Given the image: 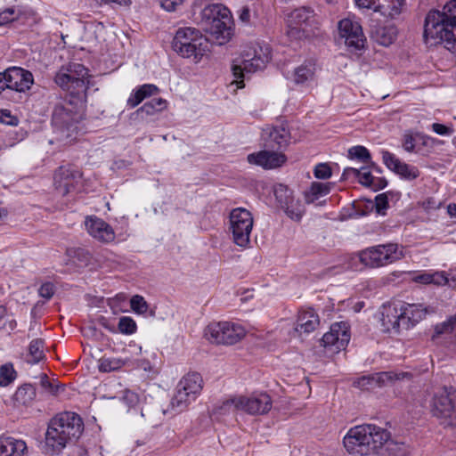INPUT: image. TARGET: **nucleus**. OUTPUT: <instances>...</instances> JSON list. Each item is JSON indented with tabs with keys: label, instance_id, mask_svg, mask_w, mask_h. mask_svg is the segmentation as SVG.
<instances>
[{
	"label": "nucleus",
	"instance_id": "nucleus-1",
	"mask_svg": "<svg viewBox=\"0 0 456 456\" xmlns=\"http://www.w3.org/2000/svg\"><path fill=\"white\" fill-rule=\"evenodd\" d=\"M390 433L373 424L351 428L344 437V446L351 454L380 456H409L408 447L403 443L390 441Z\"/></svg>",
	"mask_w": 456,
	"mask_h": 456
},
{
	"label": "nucleus",
	"instance_id": "nucleus-2",
	"mask_svg": "<svg viewBox=\"0 0 456 456\" xmlns=\"http://www.w3.org/2000/svg\"><path fill=\"white\" fill-rule=\"evenodd\" d=\"M424 37L433 44L444 43L450 51H456V0L447 2L442 11H430L425 20Z\"/></svg>",
	"mask_w": 456,
	"mask_h": 456
},
{
	"label": "nucleus",
	"instance_id": "nucleus-3",
	"mask_svg": "<svg viewBox=\"0 0 456 456\" xmlns=\"http://www.w3.org/2000/svg\"><path fill=\"white\" fill-rule=\"evenodd\" d=\"M84 430L80 416L75 412L64 411L57 414L48 423L45 432V451L59 453L66 445L79 438Z\"/></svg>",
	"mask_w": 456,
	"mask_h": 456
},
{
	"label": "nucleus",
	"instance_id": "nucleus-4",
	"mask_svg": "<svg viewBox=\"0 0 456 456\" xmlns=\"http://www.w3.org/2000/svg\"><path fill=\"white\" fill-rule=\"evenodd\" d=\"M83 113L70 102H57L52 111L51 124L61 140H74L80 129Z\"/></svg>",
	"mask_w": 456,
	"mask_h": 456
},
{
	"label": "nucleus",
	"instance_id": "nucleus-5",
	"mask_svg": "<svg viewBox=\"0 0 456 456\" xmlns=\"http://www.w3.org/2000/svg\"><path fill=\"white\" fill-rule=\"evenodd\" d=\"M172 47L182 57H193L195 62H199L208 51V41L200 30L184 27L176 30Z\"/></svg>",
	"mask_w": 456,
	"mask_h": 456
},
{
	"label": "nucleus",
	"instance_id": "nucleus-6",
	"mask_svg": "<svg viewBox=\"0 0 456 456\" xmlns=\"http://www.w3.org/2000/svg\"><path fill=\"white\" fill-rule=\"evenodd\" d=\"M270 61V53L268 47L259 45L254 46L233 61L232 65V75L235 77L233 83L237 88L244 87V80L248 75L265 68Z\"/></svg>",
	"mask_w": 456,
	"mask_h": 456
},
{
	"label": "nucleus",
	"instance_id": "nucleus-7",
	"mask_svg": "<svg viewBox=\"0 0 456 456\" xmlns=\"http://www.w3.org/2000/svg\"><path fill=\"white\" fill-rule=\"evenodd\" d=\"M205 30L216 39L228 40L232 34V16L223 4H214L206 6L201 12Z\"/></svg>",
	"mask_w": 456,
	"mask_h": 456
},
{
	"label": "nucleus",
	"instance_id": "nucleus-8",
	"mask_svg": "<svg viewBox=\"0 0 456 456\" xmlns=\"http://www.w3.org/2000/svg\"><path fill=\"white\" fill-rule=\"evenodd\" d=\"M403 253L395 243L367 248L359 253L362 264L371 268L381 267L399 260Z\"/></svg>",
	"mask_w": 456,
	"mask_h": 456
},
{
	"label": "nucleus",
	"instance_id": "nucleus-9",
	"mask_svg": "<svg viewBox=\"0 0 456 456\" xmlns=\"http://www.w3.org/2000/svg\"><path fill=\"white\" fill-rule=\"evenodd\" d=\"M246 335V330L239 323L218 322L208 324L205 330V337L211 343L234 345Z\"/></svg>",
	"mask_w": 456,
	"mask_h": 456
},
{
	"label": "nucleus",
	"instance_id": "nucleus-10",
	"mask_svg": "<svg viewBox=\"0 0 456 456\" xmlns=\"http://www.w3.org/2000/svg\"><path fill=\"white\" fill-rule=\"evenodd\" d=\"M252 227L253 216L248 210L243 208L232 210L230 214V231L236 245L246 247L249 243Z\"/></svg>",
	"mask_w": 456,
	"mask_h": 456
},
{
	"label": "nucleus",
	"instance_id": "nucleus-11",
	"mask_svg": "<svg viewBox=\"0 0 456 456\" xmlns=\"http://www.w3.org/2000/svg\"><path fill=\"white\" fill-rule=\"evenodd\" d=\"M338 33L350 51L362 50L366 37L362 26L354 18H344L338 24Z\"/></svg>",
	"mask_w": 456,
	"mask_h": 456
},
{
	"label": "nucleus",
	"instance_id": "nucleus-12",
	"mask_svg": "<svg viewBox=\"0 0 456 456\" xmlns=\"http://www.w3.org/2000/svg\"><path fill=\"white\" fill-rule=\"evenodd\" d=\"M236 409L251 415L265 414L273 407V401L267 393H254L249 396H240L231 400Z\"/></svg>",
	"mask_w": 456,
	"mask_h": 456
},
{
	"label": "nucleus",
	"instance_id": "nucleus-13",
	"mask_svg": "<svg viewBox=\"0 0 456 456\" xmlns=\"http://www.w3.org/2000/svg\"><path fill=\"white\" fill-rule=\"evenodd\" d=\"M433 412L438 418L456 420V387H444L435 395Z\"/></svg>",
	"mask_w": 456,
	"mask_h": 456
},
{
	"label": "nucleus",
	"instance_id": "nucleus-14",
	"mask_svg": "<svg viewBox=\"0 0 456 456\" xmlns=\"http://www.w3.org/2000/svg\"><path fill=\"white\" fill-rule=\"evenodd\" d=\"M350 340L349 326L346 322H336L330 326V331L322 338L324 347H330L334 352L346 348Z\"/></svg>",
	"mask_w": 456,
	"mask_h": 456
},
{
	"label": "nucleus",
	"instance_id": "nucleus-15",
	"mask_svg": "<svg viewBox=\"0 0 456 456\" xmlns=\"http://www.w3.org/2000/svg\"><path fill=\"white\" fill-rule=\"evenodd\" d=\"M81 173L74 167H61L54 174V185L62 196L76 189L81 180Z\"/></svg>",
	"mask_w": 456,
	"mask_h": 456
},
{
	"label": "nucleus",
	"instance_id": "nucleus-16",
	"mask_svg": "<svg viewBox=\"0 0 456 456\" xmlns=\"http://www.w3.org/2000/svg\"><path fill=\"white\" fill-rule=\"evenodd\" d=\"M313 17V11L307 7H299L287 15L288 31L289 37L301 38L305 35V27Z\"/></svg>",
	"mask_w": 456,
	"mask_h": 456
},
{
	"label": "nucleus",
	"instance_id": "nucleus-17",
	"mask_svg": "<svg viewBox=\"0 0 456 456\" xmlns=\"http://www.w3.org/2000/svg\"><path fill=\"white\" fill-rule=\"evenodd\" d=\"M402 314L403 329L409 330L422 321L428 314L433 310L422 304H410L405 302H398Z\"/></svg>",
	"mask_w": 456,
	"mask_h": 456
},
{
	"label": "nucleus",
	"instance_id": "nucleus-18",
	"mask_svg": "<svg viewBox=\"0 0 456 456\" xmlns=\"http://www.w3.org/2000/svg\"><path fill=\"white\" fill-rule=\"evenodd\" d=\"M399 303L384 304L380 310V325L384 332H399L403 329Z\"/></svg>",
	"mask_w": 456,
	"mask_h": 456
},
{
	"label": "nucleus",
	"instance_id": "nucleus-19",
	"mask_svg": "<svg viewBox=\"0 0 456 456\" xmlns=\"http://www.w3.org/2000/svg\"><path fill=\"white\" fill-rule=\"evenodd\" d=\"M8 89L24 93L30 89L34 84V77L30 71L20 67H12L6 69Z\"/></svg>",
	"mask_w": 456,
	"mask_h": 456
},
{
	"label": "nucleus",
	"instance_id": "nucleus-20",
	"mask_svg": "<svg viewBox=\"0 0 456 456\" xmlns=\"http://www.w3.org/2000/svg\"><path fill=\"white\" fill-rule=\"evenodd\" d=\"M401 374L394 371H384L371 375H364L355 379L353 385L361 389H373L387 385L389 382L399 379Z\"/></svg>",
	"mask_w": 456,
	"mask_h": 456
},
{
	"label": "nucleus",
	"instance_id": "nucleus-21",
	"mask_svg": "<svg viewBox=\"0 0 456 456\" xmlns=\"http://www.w3.org/2000/svg\"><path fill=\"white\" fill-rule=\"evenodd\" d=\"M247 159L250 164L262 167L265 169H272L283 165L286 162L287 158L281 152L273 151H261L248 154Z\"/></svg>",
	"mask_w": 456,
	"mask_h": 456
},
{
	"label": "nucleus",
	"instance_id": "nucleus-22",
	"mask_svg": "<svg viewBox=\"0 0 456 456\" xmlns=\"http://www.w3.org/2000/svg\"><path fill=\"white\" fill-rule=\"evenodd\" d=\"M382 159L387 168L407 180H413L419 175L418 168L414 166L402 162L395 154L384 151Z\"/></svg>",
	"mask_w": 456,
	"mask_h": 456
},
{
	"label": "nucleus",
	"instance_id": "nucleus-23",
	"mask_svg": "<svg viewBox=\"0 0 456 456\" xmlns=\"http://www.w3.org/2000/svg\"><path fill=\"white\" fill-rule=\"evenodd\" d=\"M86 227L89 234L99 241L110 242L115 239V232L112 227L99 217H87Z\"/></svg>",
	"mask_w": 456,
	"mask_h": 456
},
{
	"label": "nucleus",
	"instance_id": "nucleus-24",
	"mask_svg": "<svg viewBox=\"0 0 456 456\" xmlns=\"http://www.w3.org/2000/svg\"><path fill=\"white\" fill-rule=\"evenodd\" d=\"M77 78L90 79L89 70L83 64L71 62L55 75L54 81L58 86H66Z\"/></svg>",
	"mask_w": 456,
	"mask_h": 456
},
{
	"label": "nucleus",
	"instance_id": "nucleus-25",
	"mask_svg": "<svg viewBox=\"0 0 456 456\" xmlns=\"http://www.w3.org/2000/svg\"><path fill=\"white\" fill-rule=\"evenodd\" d=\"M265 146L267 148H282L286 146L290 139L289 131L283 126L266 127L262 134Z\"/></svg>",
	"mask_w": 456,
	"mask_h": 456
},
{
	"label": "nucleus",
	"instance_id": "nucleus-26",
	"mask_svg": "<svg viewBox=\"0 0 456 456\" xmlns=\"http://www.w3.org/2000/svg\"><path fill=\"white\" fill-rule=\"evenodd\" d=\"M317 67L314 61H306L294 69L293 81L303 86H312L316 82Z\"/></svg>",
	"mask_w": 456,
	"mask_h": 456
},
{
	"label": "nucleus",
	"instance_id": "nucleus-27",
	"mask_svg": "<svg viewBox=\"0 0 456 456\" xmlns=\"http://www.w3.org/2000/svg\"><path fill=\"white\" fill-rule=\"evenodd\" d=\"M165 411L153 403H143L140 407L137 421L149 427H157L161 424Z\"/></svg>",
	"mask_w": 456,
	"mask_h": 456
},
{
	"label": "nucleus",
	"instance_id": "nucleus-28",
	"mask_svg": "<svg viewBox=\"0 0 456 456\" xmlns=\"http://www.w3.org/2000/svg\"><path fill=\"white\" fill-rule=\"evenodd\" d=\"M27 444L23 440L11 436L0 437V456H24Z\"/></svg>",
	"mask_w": 456,
	"mask_h": 456
},
{
	"label": "nucleus",
	"instance_id": "nucleus-29",
	"mask_svg": "<svg viewBox=\"0 0 456 456\" xmlns=\"http://www.w3.org/2000/svg\"><path fill=\"white\" fill-rule=\"evenodd\" d=\"M320 324L318 314L310 308L300 311L297 316L296 331L299 333H310L314 331Z\"/></svg>",
	"mask_w": 456,
	"mask_h": 456
},
{
	"label": "nucleus",
	"instance_id": "nucleus-30",
	"mask_svg": "<svg viewBox=\"0 0 456 456\" xmlns=\"http://www.w3.org/2000/svg\"><path fill=\"white\" fill-rule=\"evenodd\" d=\"M412 281L416 283L436 286H444L449 283V279L444 271L429 270L419 273L412 277Z\"/></svg>",
	"mask_w": 456,
	"mask_h": 456
},
{
	"label": "nucleus",
	"instance_id": "nucleus-31",
	"mask_svg": "<svg viewBox=\"0 0 456 456\" xmlns=\"http://www.w3.org/2000/svg\"><path fill=\"white\" fill-rule=\"evenodd\" d=\"M159 89L153 84H144L135 88L127 99V106L135 108L143 100L157 94Z\"/></svg>",
	"mask_w": 456,
	"mask_h": 456
},
{
	"label": "nucleus",
	"instance_id": "nucleus-32",
	"mask_svg": "<svg viewBox=\"0 0 456 456\" xmlns=\"http://www.w3.org/2000/svg\"><path fill=\"white\" fill-rule=\"evenodd\" d=\"M202 378L200 373L192 372L185 375L177 384L184 392H188L197 398L202 389Z\"/></svg>",
	"mask_w": 456,
	"mask_h": 456
},
{
	"label": "nucleus",
	"instance_id": "nucleus-33",
	"mask_svg": "<svg viewBox=\"0 0 456 456\" xmlns=\"http://www.w3.org/2000/svg\"><path fill=\"white\" fill-rule=\"evenodd\" d=\"M202 378L200 373L192 372L185 375L177 384L184 392H188L197 398L202 389Z\"/></svg>",
	"mask_w": 456,
	"mask_h": 456
},
{
	"label": "nucleus",
	"instance_id": "nucleus-34",
	"mask_svg": "<svg viewBox=\"0 0 456 456\" xmlns=\"http://www.w3.org/2000/svg\"><path fill=\"white\" fill-rule=\"evenodd\" d=\"M59 86L82 102L86 99V92L90 86V79L77 78L75 80H70L66 86Z\"/></svg>",
	"mask_w": 456,
	"mask_h": 456
},
{
	"label": "nucleus",
	"instance_id": "nucleus-35",
	"mask_svg": "<svg viewBox=\"0 0 456 456\" xmlns=\"http://www.w3.org/2000/svg\"><path fill=\"white\" fill-rule=\"evenodd\" d=\"M331 189L330 183L313 182L307 191H305V200L311 204L319 200L321 197L330 193Z\"/></svg>",
	"mask_w": 456,
	"mask_h": 456
},
{
	"label": "nucleus",
	"instance_id": "nucleus-36",
	"mask_svg": "<svg viewBox=\"0 0 456 456\" xmlns=\"http://www.w3.org/2000/svg\"><path fill=\"white\" fill-rule=\"evenodd\" d=\"M195 400L196 398L191 395L190 393L184 392L177 386L170 405L174 411L181 412L187 409V407Z\"/></svg>",
	"mask_w": 456,
	"mask_h": 456
},
{
	"label": "nucleus",
	"instance_id": "nucleus-37",
	"mask_svg": "<svg viewBox=\"0 0 456 456\" xmlns=\"http://www.w3.org/2000/svg\"><path fill=\"white\" fill-rule=\"evenodd\" d=\"M405 0H383L378 4V10L382 15L395 18L398 16L404 6Z\"/></svg>",
	"mask_w": 456,
	"mask_h": 456
},
{
	"label": "nucleus",
	"instance_id": "nucleus-38",
	"mask_svg": "<svg viewBox=\"0 0 456 456\" xmlns=\"http://www.w3.org/2000/svg\"><path fill=\"white\" fill-rule=\"evenodd\" d=\"M167 102L163 98H155L146 102L136 110V114H145L146 116L156 115L167 108Z\"/></svg>",
	"mask_w": 456,
	"mask_h": 456
},
{
	"label": "nucleus",
	"instance_id": "nucleus-39",
	"mask_svg": "<svg viewBox=\"0 0 456 456\" xmlns=\"http://www.w3.org/2000/svg\"><path fill=\"white\" fill-rule=\"evenodd\" d=\"M36 395V388L31 384H24L16 390L13 399L19 404L28 405L35 400Z\"/></svg>",
	"mask_w": 456,
	"mask_h": 456
},
{
	"label": "nucleus",
	"instance_id": "nucleus-40",
	"mask_svg": "<svg viewBox=\"0 0 456 456\" xmlns=\"http://www.w3.org/2000/svg\"><path fill=\"white\" fill-rule=\"evenodd\" d=\"M44 346L45 341L41 338L33 339L28 346V354L27 355V362L32 364L38 363L44 359Z\"/></svg>",
	"mask_w": 456,
	"mask_h": 456
},
{
	"label": "nucleus",
	"instance_id": "nucleus-41",
	"mask_svg": "<svg viewBox=\"0 0 456 456\" xmlns=\"http://www.w3.org/2000/svg\"><path fill=\"white\" fill-rule=\"evenodd\" d=\"M39 383L44 392L53 396H58L65 390L63 384L55 379L51 380L45 373L41 374Z\"/></svg>",
	"mask_w": 456,
	"mask_h": 456
},
{
	"label": "nucleus",
	"instance_id": "nucleus-42",
	"mask_svg": "<svg viewBox=\"0 0 456 456\" xmlns=\"http://www.w3.org/2000/svg\"><path fill=\"white\" fill-rule=\"evenodd\" d=\"M126 361L115 357H102L99 360V370L101 372H110L121 369L126 365Z\"/></svg>",
	"mask_w": 456,
	"mask_h": 456
},
{
	"label": "nucleus",
	"instance_id": "nucleus-43",
	"mask_svg": "<svg viewBox=\"0 0 456 456\" xmlns=\"http://www.w3.org/2000/svg\"><path fill=\"white\" fill-rule=\"evenodd\" d=\"M286 215L292 220L300 221L304 213L305 207L299 200H290L287 206L282 208Z\"/></svg>",
	"mask_w": 456,
	"mask_h": 456
},
{
	"label": "nucleus",
	"instance_id": "nucleus-44",
	"mask_svg": "<svg viewBox=\"0 0 456 456\" xmlns=\"http://www.w3.org/2000/svg\"><path fill=\"white\" fill-rule=\"evenodd\" d=\"M277 203L282 208L287 206L290 200L294 199L292 191L284 184H277L273 190Z\"/></svg>",
	"mask_w": 456,
	"mask_h": 456
},
{
	"label": "nucleus",
	"instance_id": "nucleus-45",
	"mask_svg": "<svg viewBox=\"0 0 456 456\" xmlns=\"http://www.w3.org/2000/svg\"><path fill=\"white\" fill-rule=\"evenodd\" d=\"M378 41L382 45H389L396 37V29L394 27H383L377 31Z\"/></svg>",
	"mask_w": 456,
	"mask_h": 456
},
{
	"label": "nucleus",
	"instance_id": "nucleus-46",
	"mask_svg": "<svg viewBox=\"0 0 456 456\" xmlns=\"http://www.w3.org/2000/svg\"><path fill=\"white\" fill-rule=\"evenodd\" d=\"M16 378V371L12 363H6L0 367V386L6 387Z\"/></svg>",
	"mask_w": 456,
	"mask_h": 456
},
{
	"label": "nucleus",
	"instance_id": "nucleus-47",
	"mask_svg": "<svg viewBox=\"0 0 456 456\" xmlns=\"http://www.w3.org/2000/svg\"><path fill=\"white\" fill-rule=\"evenodd\" d=\"M118 328L121 333L131 335L136 331L137 326L133 318L129 316H122L119 318Z\"/></svg>",
	"mask_w": 456,
	"mask_h": 456
},
{
	"label": "nucleus",
	"instance_id": "nucleus-48",
	"mask_svg": "<svg viewBox=\"0 0 456 456\" xmlns=\"http://www.w3.org/2000/svg\"><path fill=\"white\" fill-rule=\"evenodd\" d=\"M348 156L351 159H359L364 163L370 161L369 151L363 146H354L348 150Z\"/></svg>",
	"mask_w": 456,
	"mask_h": 456
},
{
	"label": "nucleus",
	"instance_id": "nucleus-49",
	"mask_svg": "<svg viewBox=\"0 0 456 456\" xmlns=\"http://www.w3.org/2000/svg\"><path fill=\"white\" fill-rule=\"evenodd\" d=\"M121 400L128 406L129 411L136 412L135 406L139 403V396L131 390H125L122 394Z\"/></svg>",
	"mask_w": 456,
	"mask_h": 456
},
{
	"label": "nucleus",
	"instance_id": "nucleus-50",
	"mask_svg": "<svg viewBox=\"0 0 456 456\" xmlns=\"http://www.w3.org/2000/svg\"><path fill=\"white\" fill-rule=\"evenodd\" d=\"M356 178L358 179L359 183L364 186H376V183H374V177L367 167H362L358 169Z\"/></svg>",
	"mask_w": 456,
	"mask_h": 456
},
{
	"label": "nucleus",
	"instance_id": "nucleus-51",
	"mask_svg": "<svg viewBox=\"0 0 456 456\" xmlns=\"http://www.w3.org/2000/svg\"><path fill=\"white\" fill-rule=\"evenodd\" d=\"M131 308L137 314H144L148 310V304L145 299L139 295L132 297L130 300Z\"/></svg>",
	"mask_w": 456,
	"mask_h": 456
},
{
	"label": "nucleus",
	"instance_id": "nucleus-52",
	"mask_svg": "<svg viewBox=\"0 0 456 456\" xmlns=\"http://www.w3.org/2000/svg\"><path fill=\"white\" fill-rule=\"evenodd\" d=\"M314 175L317 179H328L331 176L332 171L327 163H319L314 167Z\"/></svg>",
	"mask_w": 456,
	"mask_h": 456
},
{
	"label": "nucleus",
	"instance_id": "nucleus-53",
	"mask_svg": "<svg viewBox=\"0 0 456 456\" xmlns=\"http://www.w3.org/2000/svg\"><path fill=\"white\" fill-rule=\"evenodd\" d=\"M0 123L16 126L19 124V118L17 116L12 115L11 110L2 109L0 110Z\"/></svg>",
	"mask_w": 456,
	"mask_h": 456
},
{
	"label": "nucleus",
	"instance_id": "nucleus-54",
	"mask_svg": "<svg viewBox=\"0 0 456 456\" xmlns=\"http://www.w3.org/2000/svg\"><path fill=\"white\" fill-rule=\"evenodd\" d=\"M185 0H159L161 7L167 12H175Z\"/></svg>",
	"mask_w": 456,
	"mask_h": 456
},
{
	"label": "nucleus",
	"instance_id": "nucleus-55",
	"mask_svg": "<svg viewBox=\"0 0 456 456\" xmlns=\"http://www.w3.org/2000/svg\"><path fill=\"white\" fill-rule=\"evenodd\" d=\"M54 285L52 282H45L38 289L40 297L50 299L54 294Z\"/></svg>",
	"mask_w": 456,
	"mask_h": 456
},
{
	"label": "nucleus",
	"instance_id": "nucleus-56",
	"mask_svg": "<svg viewBox=\"0 0 456 456\" xmlns=\"http://www.w3.org/2000/svg\"><path fill=\"white\" fill-rule=\"evenodd\" d=\"M375 206L379 214H384V210L388 207L387 197L385 194H379L376 196Z\"/></svg>",
	"mask_w": 456,
	"mask_h": 456
},
{
	"label": "nucleus",
	"instance_id": "nucleus-57",
	"mask_svg": "<svg viewBox=\"0 0 456 456\" xmlns=\"http://www.w3.org/2000/svg\"><path fill=\"white\" fill-rule=\"evenodd\" d=\"M432 130L439 135L449 136L453 134V128L440 123L432 124Z\"/></svg>",
	"mask_w": 456,
	"mask_h": 456
},
{
	"label": "nucleus",
	"instance_id": "nucleus-58",
	"mask_svg": "<svg viewBox=\"0 0 456 456\" xmlns=\"http://www.w3.org/2000/svg\"><path fill=\"white\" fill-rule=\"evenodd\" d=\"M14 8H7L3 12H0V26L9 23L15 19Z\"/></svg>",
	"mask_w": 456,
	"mask_h": 456
},
{
	"label": "nucleus",
	"instance_id": "nucleus-59",
	"mask_svg": "<svg viewBox=\"0 0 456 456\" xmlns=\"http://www.w3.org/2000/svg\"><path fill=\"white\" fill-rule=\"evenodd\" d=\"M452 333L448 320L435 326V336Z\"/></svg>",
	"mask_w": 456,
	"mask_h": 456
},
{
	"label": "nucleus",
	"instance_id": "nucleus-60",
	"mask_svg": "<svg viewBox=\"0 0 456 456\" xmlns=\"http://www.w3.org/2000/svg\"><path fill=\"white\" fill-rule=\"evenodd\" d=\"M403 147L408 152H412L415 149V140L411 134H405L403 139Z\"/></svg>",
	"mask_w": 456,
	"mask_h": 456
},
{
	"label": "nucleus",
	"instance_id": "nucleus-61",
	"mask_svg": "<svg viewBox=\"0 0 456 456\" xmlns=\"http://www.w3.org/2000/svg\"><path fill=\"white\" fill-rule=\"evenodd\" d=\"M379 0H355V4L360 8L373 9L374 12H379L378 4Z\"/></svg>",
	"mask_w": 456,
	"mask_h": 456
},
{
	"label": "nucleus",
	"instance_id": "nucleus-62",
	"mask_svg": "<svg viewBox=\"0 0 456 456\" xmlns=\"http://www.w3.org/2000/svg\"><path fill=\"white\" fill-rule=\"evenodd\" d=\"M239 19L244 24L250 22V10L248 6H242L239 11Z\"/></svg>",
	"mask_w": 456,
	"mask_h": 456
},
{
	"label": "nucleus",
	"instance_id": "nucleus-63",
	"mask_svg": "<svg viewBox=\"0 0 456 456\" xmlns=\"http://www.w3.org/2000/svg\"><path fill=\"white\" fill-rule=\"evenodd\" d=\"M357 174H358V169L357 168L346 167V168H345V170H344V172L342 174V178L343 179H347L350 175H353L354 177L356 178Z\"/></svg>",
	"mask_w": 456,
	"mask_h": 456
},
{
	"label": "nucleus",
	"instance_id": "nucleus-64",
	"mask_svg": "<svg viewBox=\"0 0 456 456\" xmlns=\"http://www.w3.org/2000/svg\"><path fill=\"white\" fill-rule=\"evenodd\" d=\"M8 88V82L6 77V70L4 72H0V94L5 89Z\"/></svg>",
	"mask_w": 456,
	"mask_h": 456
}]
</instances>
